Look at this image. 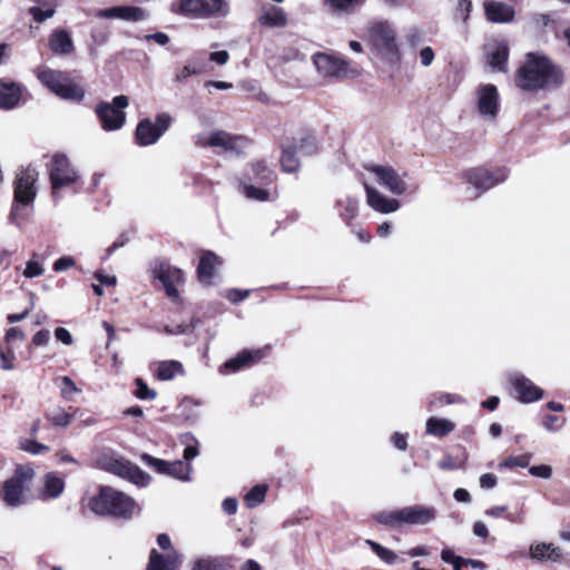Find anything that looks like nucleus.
Instances as JSON below:
<instances>
[{
  "label": "nucleus",
  "mask_w": 570,
  "mask_h": 570,
  "mask_svg": "<svg viewBox=\"0 0 570 570\" xmlns=\"http://www.w3.org/2000/svg\"><path fill=\"white\" fill-rule=\"evenodd\" d=\"M563 82V73L546 56L528 53L517 77V83L524 90L558 88Z\"/></svg>",
  "instance_id": "nucleus-1"
},
{
  "label": "nucleus",
  "mask_w": 570,
  "mask_h": 570,
  "mask_svg": "<svg viewBox=\"0 0 570 570\" xmlns=\"http://www.w3.org/2000/svg\"><path fill=\"white\" fill-rule=\"evenodd\" d=\"M366 41L382 59L396 61L400 58V43L394 24L387 20H373L366 29Z\"/></svg>",
  "instance_id": "nucleus-2"
},
{
  "label": "nucleus",
  "mask_w": 570,
  "mask_h": 570,
  "mask_svg": "<svg viewBox=\"0 0 570 570\" xmlns=\"http://www.w3.org/2000/svg\"><path fill=\"white\" fill-rule=\"evenodd\" d=\"M89 508L100 515L129 518L137 510V504L124 492L110 487H102L99 493L90 500Z\"/></svg>",
  "instance_id": "nucleus-3"
},
{
  "label": "nucleus",
  "mask_w": 570,
  "mask_h": 570,
  "mask_svg": "<svg viewBox=\"0 0 570 570\" xmlns=\"http://www.w3.org/2000/svg\"><path fill=\"white\" fill-rule=\"evenodd\" d=\"M35 469L29 465H20L14 474L3 483L2 499L8 507L16 508L26 504L29 499Z\"/></svg>",
  "instance_id": "nucleus-4"
},
{
  "label": "nucleus",
  "mask_w": 570,
  "mask_h": 570,
  "mask_svg": "<svg viewBox=\"0 0 570 570\" xmlns=\"http://www.w3.org/2000/svg\"><path fill=\"white\" fill-rule=\"evenodd\" d=\"M39 81L62 99L80 101L83 98L81 87L69 82L67 75L59 70L41 68L37 72Z\"/></svg>",
  "instance_id": "nucleus-5"
},
{
  "label": "nucleus",
  "mask_w": 570,
  "mask_h": 570,
  "mask_svg": "<svg viewBox=\"0 0 570 570\" xmlns=\"http://www.w3.org/2000/svg\"><path fill=\"white\" fill-rule=\"evenodd\" d=\"M195 145L198 147H210L217 153L240 154L248 146V140L243 136L219 130L196 135Z\"/></svg>",
  "instance_id": "nucleus-6"
},
{
  "label": "nucleus",
  "mask_w": 570,
  "mask_h": 570,
  "mask_svg": "<svg viewBox=\"0 0 570 570\" xmlns=\"http://www.w3.org/2000/svg\"><path fill=\"white\" fill-rule=\"evenodd\" d=\"M171 11L193 19H204L213 16L225 17L229 7L225 0H180L178 7Z\"/></svg>",
  "instance_id": "nucleus-7"
},
{
  "label": "nucleus",
  "mask_w": 570,
  "mask_h": 570,
  "mask_svg": "<svg viewBox=\"0 0 570 570\" xmlns=\"http://www.w3.org/2000/svg\"><path fill=\"white\" fill-rule=\"evenodd\" d=\"M98 465L115 475L127 479L132 483L146 487L149 483L150 476L145 473L139 466L115 456H102L98 460Z\"/></svg>",
  "instance_id": "nucleus-8"
},
{
  "label": "nucleus",
  "mask_w": 570,
  "mask_h": 570,
  "mask_svg": "<svg viewBox=\"0 0 570 570\" xmlns=\"http://www.w3.org/2000/svg\"><path fill=\"white\" fill-rule=\"evenodd\" d=\"M507 178L504 169H499L495 173H491L484 168H473L464 174L465 183L471 187H468V194L470 198H476L485 190L492 188L499 183Z\"/></svg>",
  "instance_id": "nucleus-9"
},
{
  "label": "nucleus",
  "mask_w": 570,
  "mask_h": 570,
  "mask_svg": "<svg viewBox=\"0 0 570 570\" xmlns=\"http://www.w3.org/2000/svg\"><path fill=\"white\" fill-rule=\"evenodd\" d=\"M129 104L126 96H116L112 102H101L97 106L96 112L101 126L107 131L120 129L126 121V114L122 111Z\"/></svg>",
  "instance_id": "nucleus-10"
},
{
  "label": "nucleus",
  "mask_w": 570,
  "mask_h": 570,
  "mask_svg": "<svg viewBox=\"0 0 570 570\" xmlns=\"http://www.w3.org/2000/svg\"><path fill=\"white\" fill-rule=\"evenodd\" d=\"M173 118L169 114L157 115L155 124L146 118L138 122L135 138L139 146H150L156 144L161 135L168 130Z\"/></svg>",
  "instance_id": "nucleus-11"
},
{
  "label": "nucleus",
  "mask_w": 570,
  "mask_h": 570,
  "mask_svg": "<svg viewBox=\"0 0 570 570\" xmlns=\"http://www.w3.org/2000/svg\"><path fill=\"white\" fill-rule=\"evenodd\" d=\"M364 168L374 176L377 184L392 194L400 196L407 190L406 174L400 175L392 166L371 164Z\"/></svg>",
  "instance_id": "nucleus-12"
},
{
  "label": "nucleus",
  "mask_w": 570,
  "mask_h": 570,
  "mask_svg": "<svg viewBox=\"0 0 570 570\" xmlns=\"http://www.w3.org/2000/svg\"><path fill=\"white\" fill-rule=\"evenodd\" d=\"M141 460L149 468L154 469L156 472L160 474L173 476L183 482L190 480L191 465L188 462H184L180 460L169 462L154 458L147 453H144L141 455Z\"/></svg>",
  "instance_id": "nucleus-13"
},
{
  "label": "nucleus",
  "mask_w": 570,
  "mask_h": 570,
  "mask_svg": "<svg viewBox=\"0 0 570 570\" xmlns=\"http://www.w3.org/2000/svg\"><path fill=\"white\" fill-rule=\"evenodd\" d=\"M49 176L53 197L57 196L60 188L73 184L78 177L68 158L63 155H55L52 157Z\"/></svg>",
  "instance_id": "nucleus-14"
},
{
  "label": "nucleus",
  "mask_w": 570,
  "mask_h": 570,
  "mask_svg": "<svg viewBox=\"0 0 570 570\" xmlns=\"http://www.w3.org/2000/svg\"><path fill=\"white\" fill-rule=\"evenodd\" d=\"M38 179V171L28 166L21 168L14 181V198L21 204H30L36 197L35 183Z\"/></svg>",
  "instance_id": "nucleus-15"
},
{
  "label": "nucleus",
  "mask_w": 570,
  "mask_h": 570,
  "mask_svg": "<svg viewBox=\"0 0 570 570\" xmlns=\"http://www.w3.org/2000/svg\"><path fill=\"white\" fill-rule=\"evenodd\" d=\"M476 107L483 118L494 119L500 109V97L494 85H481L476 90Z\"/></svg>",
  "instance_id": "nucleus-16"
},
{
  "label": "nucleus",
  "mask_w": 570,
  "mask_h": 570,
  "mask_svg": "<svg viewBox=\"0 0 570 570\" xmlns=\"http://www.w3.org/2000/svg\"><path fill=\"white\" fill-rule=\"evenodd\" d=\"M317 71L324 77L343 78L347 75V62L327 53H316L313 57Z\"/></svg>",
  "instance_id": "nucleus-17"
},
{
  "label": "nucleus",
  "mask_w": 570,
  "mask_h": 570,
  "mask_svg": "<svg viewBox=\"0 0 570 570\" xmlns=\"http://www.w3.org/2000/svg\"><path fill=\"white\" fill-rule=\"evenodd\" d=\"M154 276L163 284L168 297L178 298L176 285L183 282V272L179 268L160 263L154 268Z\"/></svg>",
  "instance_id": "nucleus-18"
},
{
  "label": "nucleus",
  "mask_w": 570,
  "mask_h": 570,
  "mask_svg": "<svg viewBox=\"0 0 570 570\" xmlns=\"http://www.w3.org/2000/svg\"><path fill=\"white\" fill-rule=\"evenodd\" d=\"M26 89L18 82L0 80V109H13L23 100Z\"/></svg>",
  "instance_id": "nucleus-19"
},
{
  "label": "nucleus",
  "mask_w": 570,
  "mask_h": 570,
  "mask_svg": "<svg viewBox=\"0 0 570 570\" xmlns=\"http://www.w3.org/2000/svg\"><path fill=\"white\" fill-rule=\"evenodd\" d=\"M511 384L518 394L519 401L522 403L538 401L543 395V391L540 387L521 374L512 375Z\"/></svg>",
  "instance_id": "nucleus-20"
},
{
  "label": "nucleus",
  "mask_w": 570,
  "mask_h": 570,
  "mask_svg": "<svg viewBox=\"0 0 570 570\" xmlns=\"http://www.w3.org/2000/svg\"><path fill=\"white\" fill-rule=\"evenodd\" d=\"M366 191V202L371 208L382 214L394 213L400 208V203L395 198H389L376 188L364 184Z\"/></svg>",
  "instance_id": "nucleus-21"
},
{
  "label": "nucleus",
  "mask_w": 570,
  "mask_h": 570,
  "mask_svg": "<svg viewBox=\"0 0 570 570\" xmlns=\"http://www.w3.org/2000/svg\"><path fill=\"white\" fill-rule=\"evenodd\" d=\"M48 47L53 55L70 56L75 52L71 35L65 29H55L48 38Z\"/></svg>",
  "instance_id": "nucleus-22"
},
{
  "label": "nucleus",
  "mask_w": 570,
  "mask_h": 570,
  "mask_svg": "<svg viewBox=\"0 0 570 570\" xmlns=\"http://www.w3.org/2000/svg\"><path fill=\"white\" fill-rule=\"evenodd\" d=\"M268 352V347L258 350H245L238 353L234 358L224 363V368L236 372L245 366L252 365L262 360Z\"/></svg>",
  "instance_id": "nucleus-23"
},
{
  "label": "nucleus",
  "mask_w": 570,
  "mask_h": 570,
  "mask_svg": "<svg viewBox=\"0 0 570 570\" xmlns=\"http://www.w3.org/2000/svg\"><path fill=\"white\" fill-rule=\"evenodd\" d=\"M97 16L107 19L117 18L126 21H140L147 17L145 11L138 7H112L99 10Z\"/></svg>",
  "instance_id": "nucleus-24"
},
{
  "label": "nucleus",
  "mask_w": 570,
  "mask_h": 570,
  "mask_svg": "<svg viewBox=\"0 0 570 570\" xmlns=\"http://www.w3.org/2000/svg\"><path fill=\"white\" fill-rule=\"evenodd\" d=\"M487 18L494 23H507L513 20L514 9L503 2L490 0L484 2Z\"/></svg>",
  "instance_id": "nucleus-25"
},
{
  "label": "nucleus",
  "mask_w": 570,
  "mask_h": 570,
  "mask_svg": "<svg viewBox=\"0 0 570 570\" xmlns=\"http://www.w3.org/2000/svg\"><path fill=\"white\" fill-rule=\"evenodd\" d=\"M257 20L265 27L283 28L287 24V14L283 8L273 4H264L261 8Z\"/></svg>",
  "instance_id": "nucleus-26"
},
{
  "label": "nucleus",
  "mask_w": 570,
  "mask_h": 570,
  "mask_svg": "<svg viewBox=\"0 0 570 570\" xmlns=\"http://www.w3.org/2000/svg\"><path fill=\"white\" fill-rule=\"evenodd\" d=\"M374 519L389 528H401L410 525V510L409 505L401 509L381 511L374 515Z\"/></svg>",
  "instance_id": "nucleus-27"
},
{
  "label": "nucleus",
  "mask_w": 570,
  "mask_h": 570,
  "mask_svg": "<svg viewBox=\"0 0 570 570\" xmlns=\"http://www.w3.org/2000/svg\"><path fill=\"white\" fill-rule=\"evenodd\" d=\"M180 562V556L176 551L163 556L156 549H153L146 570H177Z\"/></svg>",
  "instance_id": "nucleus-28"
},
{
  "label": "nucleus",
  "mask_w": 570,
  "mask_h": 570,
  "mask_svg": "<svg viewBox=\"0 0 570 570\" xmlns=\"http://www.w3.org/2000/svg\"><path fill=\"white\" fill-rule=\"evenodd\" d=\"M65 490V481L56 472H48L43 475L42 488L39 497L42 500H52L59 498Z\"/></svg>",
  "instance_id": "nucleus-29"
},
{
  "label": "nucleus",
  "mask_w": 570,
  "mask_h": 570,
  "mask_svg": "<svg viewBox=\"0 0 570 570\" xmlns=\"http://www.w3.org/2000/svg\"><path fill=\"white\" fill-rule=\"evenodd\" d=\"M220 258L213 252H204L200 257L197 275L202 284L210 285L215 275V267L220 265Z\"/></svg>",
  "instance_id": "nucleus-30"
},
{
  "label": "nucleus",
  "mask_w": 570,
  "mask_h": 570,
  "mask_svg": "<svg viewBox=\"0 0 570 570\" xmlns=\"http://www.w3.org/2000/svg\"><path fill=\"white\" fill-rule=\"evenodd\" d=\"M410 510V525H425L432 523L438 515L434 507L414 504L409 505Z\"/></svg>",
  "instance_id": "nucleus-31"
},
{
  "label": "nucleus",
  "mask_w": 570,
  "mask_h": 570,
  "mask_svg": "<svg viewBox=\"0 0 570 570\" xmlns=\"http://www.w3.org/2000/svg\"><path fill=\"white\" fill-rule=\"evenodd\" d=\"M489 63L499 71H507L509 48L503 41L497 42L493 50L489 52Z\"/></svg>",
  "instance_id": "nucleus-32"
},
{
  "label": "nucleus",
  "mask_w": 570,
  "mask_h": 570,
  "mask_svg": "<svg viewBox=\"0 0 570 570\" xmlns=\"http://www.w3.org/2000/svg\"><path fill=\"white\" fill-rule=\"evenodd\" d=\"M296 147V145L291 144L283 148L281 166L286 173H295L301 166V156L298 155Z\"/></svg>",
  "instance_id": "nucleus-33"
},
{
  "label": "nucleus",
  "mask_w": 570,
  "mask_h": 570,
  "mask_svg": "<svg viewBox=\"0 0 570 570\" xmlns=\"http://www.w3.org/2000/svg\"><path fill=\"white\" fill-rule=\"evenodd\" d=\"M455 429V424L446 419L430 417L426 421V433L442 438L451 433Z\"/></svg>",
  "instance_id": "nucleus-34"
},
{
  "label": "nucleus",
  "mask_w": 570,
  "mask_h": 570,
  "mask_svg": "<svg viewBox=\"0 0 570 570\" xmlns=\"http://www.w3.org/2000/svg\"><path fill=\"white\" fill-rule=\"evenodd\" d=\"M45 416L52 425L60 428H67L73 419V414L60 406L47 411Z\"/></svg>",
  "instance_id": "nucleus-35"
},
{
  "label": "nucleus",
  "mask_w": 570,
  "mask_h": 570,
  "mask_svg": "<svg viewBox=\"0 0 570 570\" xmlns=\"http://www.w3.org/2000/svg\"><path fill=\"white\" fill-rule=\"evenodd\" d=\"M531 556L535 559L556 561L560 558V549L551 544L538 543L531 547Z\"/></svg>",
  "instance_id": "nucleus-36"
},
{
  "label": "nucleus",
  "mask_w": 570,
  "mask_h": 570,
  "mask_svg": "<svg viewBox=\"0 0 570 570\" xmlns=\"http://www.w3.org/2000/svg\"><path fill=\"white\" fill-rule=\"evenodd\" d=\"M183 372V365L177 361H165L158 364L157 377L163 381L171 380Z\"/></svg>",
  "instance_id": "nucleus-37"
},
{
  "label": "nucleus",
  "mask_w": 570,
  "mask_h": 570,
  "mask_svg": "<svg viewBox=\"0 0 570 570\" xmlns=\"http://www.w3.org/2000/svg\"><path fill=\"white\" fill-rule=\"evenodd\" d=\"M253 173L254 179L262 185H268L276 178V174L263 160L253 164Z\"/></svg>",
  "instance_id": "nucleus-38"
},
{
  "label": "nucleus",
  "mask_w": 570,
  "mask_h": 570,
  "mask_svg": "<svg viewBox=\"0 0 570 570\" xmlns=\"http://www.w3.org/2000/svg\"><path fill=\"white\" fill-rule=\"evenodd\" d=\"M267 485L258 484L252 488L244 498L247 508L253 509L261 504L266 497Z\"/></svg>",
  "instance_id": "nucleus-39"
},
{
  "label": "nucleus",
  "mask_w": 570,
  "mask_h": 570,
  "mask_svg": "<svg viewBox=\"0 0 570 570\" xmlns=\"http://www.w3.org/2000/svg\"><path fill=\"white\" fill-rule=\"evenodd\" d=\"M292 145H296V150L301 157L312 156L317 153V142L314 137L306 136L298 140H294Z\"/></svg>",
  "instance_id": "nucleus-40"
},
{
  "label": "nucleus",
  "mask_w": 570,
  "mask_h": 570,
  "mask_svg": "<svg viewBox=\"0 0 570 570\" xmlns=\"http://www.w3.org/2000/svg\"><path fill=\"white\" fill-rule=\"evenodd\" d=\"M336 206L344 207V212L341 213V217L346 223H350L353 218L357 216L358 202L351 196H346L345 198L337 200Z\"/></svg>",
  "instance_id": "nucleus-41"
},
{
  "label": "nucleus",
  "mask_w": 570,
  "mask_h": 570,
  "mask_svg": "<svg viewBox=\"0 0 570 570\" xmlns=\"http://www.w3.org/2000/svg\"><path fill=\"white\" fill-rule=\"evenodd\" d=\"M179 441L185 446L184 459L186 461H189L198 455V441L191 433H183L179 436Z\"/></svg>",
  "instance_id": "nucleus-42"
},
{
  "label": "nucleus",
  "mask_w": 570,
  "mask_h": 570,
  "mask_svg": "<svg viewBox=\"0 0 570 570\" xmlns=\"http://www.w3.org/2000/svg\"><path fill=\"white\" fill-rule=\"evenodd\" d=\"M366 544L371 547V549L377 554V557L386 563H394L397 556L394 551L381 546L380 543L373 540H366Z\"/></svg>",
  "instance_id": "nucleus-43"
},
{
  "label": "nucleus",
  "mask_w": 570,
  "mask_h": 570,
  "mask_svg": "<svg viewBox=\"0 0 570 570\" xmlns=\"http://www.w3.org/2000/svg\"><path fill=\"white\" fill-rule=\"evenodd\" d=\"M333 11L350 12L365 3V0H327Z\"/></svg>",
  "instance_id": "nucleus-44"
},
{
  "label": "nucleus",
  "mask_w": 570,
  "mask_h": 570,
  "mask_svg": "<svg viewBox=\"0 0 570 570\" xmlns=\"http://www.w3.org/2000/svg\"><path fill=\"white\" fill-rule=\"evenodd\" d=\"M61 381V387L60 393L63 400L71 401L73 399V395L79 393L80 390L77 387L75 382L69 376H62L60 379Z\"/></svg>",
  "instance_id": "nucleus-45"
},
{
  "label": "nucleus",
  "mask_w": 570,
  "mask_h": 570,
  "mask_svg": "<svg viewBox=\"0 0 570 570\" xmlns=\"http://www.w3.org/2000/svg\"><path fill=\"white\" fill-rule=\"evenodd\" d=\"M193 570H223L217 558L206 557L194 562Z\"/></svg>",
  "instance_id": "nucleus-46"
},
{
  "label": "nucleus",
  "mask_w": 570,
  "mask_h": 570,
  "mask_svg": "<svg viewBox=\"0 0 570 570\" xmlns=\"http://www.w3.org/2000/svg\"><path fill=\"white\" fill-rule=\"evenodd\" d=\"M20 448L23 451L31 453L33 455H38V454L49 451V446H47L42 443H39L35 440H28V439H24L20 442Z\"/></svg>",
  "instance_id": "nucleus-47"
},
{
  "label": "nucleus",
  "mask_w": 570,
  "mask_h": 570,
  "mask_svg": "<svg viewBox=\"0 0 570 570\" xmlns=\"http://www.w3.org/2000/svg\"><path fill=\"white\" fill-rule=\"evenodd\" d=\"M135 384L137 390L135 392L136 396L141 400H154L156 397V391L149 389L142 379L137 377L135 380Z\"/></svg>",
  "instance_id": "nucleus-48"
},
{
  "label": "nucleus",
  "mask_w": 570,
  "mask_h": 570,
  "mask_svg": "<svg viewBox=\"0 0 570 570\" xmlns=\"http://www.w3.org/2000/svg\"><path fill=\"white\" fill-rule=\"evenodd\" d=\"M405 40H406V43L411 47V48H416L419 47L423 40H424V33L421 29H419L417 27H411L407 31H406V35H405Z\"/></svg>",
  "instance_id": "nucleus-49"
},
{
  "label": "nucleus",
  "mask_w": 570,
  "mask_h": 570,
  "mask_svg": "<svg viewBox=\"0 0 570 570\" xmlns=\"http://www.w3.org/2000/svg\"><path fill=\"white\" fill-rule=\"evenodd\" d=\"M244 194L247 198L265 202L268 199V191L252 185H244Z\"/></svg>",
  "instance_id": "nucleus-50"
},
{
  "label": "nucleus",
  "mask_w": 570,
  "mask_h": 570,
  "mask_svg": "<svg viewBox=\"0 0 570 570\" xmlns=\"http://www.w3.org/2000/svg\"><path fill=\"white\" fill-rule=\"evenodd\" d=\"M531 456L529 454H520L508 458L504 462H502L501 466L507 468H527L530 463Z\"/></svg>",
  "instance_id": "nucleus-51"
},
{
  "label": "nucleus",
  "mask_w": 570,
  "mask_h": 570,
  "mask_svg": "<svg viewBox=\"0 0 570 570\" xmlns=\"http://www.w3.org/2000/svg\"><path fill=\"white\" fill-rule=\"evenodd\" d=\"M14 353L11 348H8L7 351H4L1 346H0V367L3 370V371H11L14 368Z\"/></svg>",
  "instance_id": "nucleus-52"
},
{
  "label": "nucleus",
  "mask_w": 570,
  "mask_h": 570,
  "mask_svg": "<svg viewBox=\"0 0 570 570\" xmlns=\"http://www.w3.org/2000/svg\"><path fill=\"white\" fill-rule=\"evenodd\" d=\"M202 72V68L193 65L184 66L175 76V80L178 82L186 81L190 76Z\"/></svg>",
  "instance_id": "nucleus-53"
},
{
  "label": "nucleus",
  "mask_w": 570,
  "mask_h": 570,
  "mask_svg": "<svg viewBox=\"0 0 570 570\" xmlns=\"http://www.w3.org/2000/svg\"><path fill=\"white\" fill-rule=\"evenodd\" d=\"M45 272L43 266L37 261H29L27 263L26 269L23 271V276L27 278H33L41 276Z\"/></svg>",
  "instance_id": "nucleus-54"
},
{
  "label": "nucleus",
  "mask_w": 570,
  "mask_h": 570,
  "mask_svg": "<svg viewBox=\"0 0 570 570\" xmlns=\"http://www.w3.org/2000/svg\"><path fill=\"white\" fill-rule=\"evenodd\" d=\"M195 324L191 323V324H179L175 327H171L169 325H166L164 327V332L166 334H170V335H178V334H186V333H190L194 328H195Z\"/></svg>",
  "instance_id": "nucleus-55"
},
{
  "label": "nucleus",
  "mask_w": 570,
  "mask_h": 570,
  "mask_svg": "<svg viewBox=\"0 0 570 570\" xmlns=\"http://www.w3.org/2000/svg\"><path fill=\"white\" fill-rule=\"evenodd\" d=\"M529 472L533 476L549 479L552 474V469L549 465L541 464V465L531 466Z\"/></svg>",
  "instance_id": "nucleus-56"
},
{
  "label": "nucleus",
  "mask_w": 570,
  "mask_h": 570,
  "mask_svg": "<svg viewBox=\"0 0 570 570\" xmlns=\"http://www.w3.org/2000/svg\"><path fill=\"white\" fill-rule=\"evenodd\" d=\"M4 340L9 344L13 343L14 341H22L24 340V333L20 327H10L6 332Z\"/></svg>",
  "instance_id": "nucleus-57"
},
{
  "label": "nucleus",
  "mask_w": 570,
  "mask_h": 570,
  "mask_svg": "<svg viewBox=\"0 0 570 570\" xmlns=\"http://www.w3.org/2000/svg\"><path fill=\"white\" fill-rule=\"evenodd\" d=\"M75 265V259L70 256H63L58 258L53 263V271L55 272H63L68 269L69 267H72Z\"/></svg>",
  "instance_id": "nucleus-58"
},
{
  "label": "nucleus",
  "mask_w": 570,
  "mask_h": 570,
  "mask_svg": "<svg viewBox=\"0 0 570 570\" xmlns=\"http://www.w3.org/2000/svg\"><path fill=\"white\" fill-rule=\"evenodd\" d=\"M49 341L50 332L48 330H40L32 337V344L36 346H45Z\"/></svg>",
  "instance_id": "nucleus-59"
},
{
  "label": "nucleus",
  "mask_w": 570,
  "mask_h": 570,
  "mask_svg": "<svg viewBox=\"0 0 570 570\" xmlns=\"http://www.w3.org/2000/svg\"><path fill=\"white\" fill-rule=\"evenodd\" d=\"M55 336L58 341H60L65 345H71L73 343L72 335L65 327H57L55 330Z\"/></svg>",
  "instance_id": "nucleus-60"
},
{
  "label": "nucleus",
  "mask_w": 570,
  "mask_h": 570,
  "mask_svg": "<svg viewBox=\"0 0 570 570\" xmlns=\"http://www.w3.org/2000/svg\"><path fill=\"white\" fill-rule=\"evenodd\" d=\"M435 58V55H434V51L431 47H424L423 49H421L420 51V60H421V63L424 66V67H429L432 65L433 60Z\"/></svg>",
  "instance_id": "nucleus-61"
},
{
  "label": "nucleus",
  "mask_w": 570,
  "mask_h": 570,
  "mask_svg": "<svg viewBox=\"0 0 570 570\" xmlns=\"http://www.w3.org/2000/svg\"><path fill=\"white\" fill-rule=\"evenodd\" d=\"M497 485V476L492 473L482 474L480 478V487L485 490L493 489Z\"/></svg>",
  "instance_id": "nucleus-62"
},
{
  "label": "nucleus",
  "mask_w": 570,
  "mask_h": 570,
  "mask_svg": "<svg viewBox=\"0 0 570 570\" xmlns=\"http://www.w3.org/2000/svg\"><path fill=\"white\" fill-rule=\"evenodd\" d=\"M229 55L226 50L215 51L209 55L210 61L217 62L220 66L227 63Z\"/></svg>",
  "instance_id": "nucleus-63"
},
{
  "label": "nucleus",
  "mask_w": 570,
  "mask_h": 570,
  "mask_svg": "<svg viewBox=\"0 0 570 570\" xmlns=\"http://www.w3.org/2000/svg\"><path fill=\"white\" fill-rule=\"evenodd\" d=\"M249 295V291L230 289L227 293V298L233 303H238Z\"/></svg>",
  "instance_id": "nucleus-64"
}]
</instances>
